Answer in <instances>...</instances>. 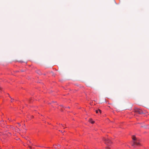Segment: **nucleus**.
<instances>
[{
    "label": "nucleus",
    "mask_w": 149,
    "mask_h": 149,
    "mask_svg": "<svg viewBox=\"0 0 149 149\" xmlns=\"http://www.w3.org/2000/svg\"><path fill=\"white\" fill-rule=\"evenodd\" d=\"M103 140L105 141V143L108 146H109L110 144L112 143L111 141L109 138L106 139L104 138L103 139Z\"/></svg>",
    "instance_id": "nucleus-1"
},
{
    "label": "nucleus",
    "mask_w": 149,
    "mask_h": 149,
    "mask_svg": "<svg viewBox=\"0 0 149 149\" xmlns=\"http://www.w3.org/2000/svg\"><path fill=\"white\" fill-rule=\"evenodd\" d=\"M135 111L136 113L140 114H141L142 113H143L142 111L140 109H136V110H135Z\"/></svg>",
    "instance_id": "nucleus-2"
},
{
    "label": "nucleus",
    "mask_w": 149,
    "mask_h": 149,
    "mask_svg": "<svg viewBox=\"0 0 149 149\" xmlns=\"http://www.w3.org/2000/svg\"><path fill=\"white\" fill-rule=\"evenodd\" d=\"M139 143L138 141L137 140H136L135 141H133V143L132 144V146H134V145H139Z\"/></svg>",
    "instance_id": "nucleus-3"
},
{
    "label": "nucleus",
    "mask_w": 149,
    "mask_h": 149,
    "mask_svg": "<svg viewBox=\"0 0 149 149\" xmlns=\"http://www.w3.org/2000/svg\"><path fill=\"white\" fill-rule=\"evenodd\" d=\"M89 121L92 124H93L95 122L94 121H93L92 120V119L91 118H90L89 120Z\"/></svg>",
    "instance_id": "nucleus-4"
},
{
    "label": "nucleus",
    "mask_w": 149,
    "mask_h": 149,
    "mask_svg": "<svg viewBox=\"0 0 149 149\" xmlns=\"http://www.w3.org/2000/svg\"><path fill=\"white\" fill-rule=\"evenodd\" d=\"M132 139L134 140V141H135L137 140L136 137L134 136H132Z\"/></svg>",
    "instance_id": "nucleus-5"
},
{
    "label": "nucleus",
    "mask_w": 149,
    "mask_h": 149,
    "mask_svg": "<svg viewBox=\"0 0 149 149\" xmlns=\"http://www.w3.org/2000/svg\"><path fill=\"white\" fill-rule=\"evenodd\" d=\"M9 97L11 99V102H12L14 100V99H13L10 96H9Z\"/></svg>",
    "instance_id": "nucleus-6"
},
{
    "label": "nucleus",
    "mask_w": 149,
    "mask_h": 149,
    "mask_svg": "<svg viewBox=\"0 0 149 149\" xmlns=\"http://www.w3.org/2000/svg\"><path fill=\"white\" fill-rule=\"evenodd\" d=\"M56 146H57L58 147V148L59 147H60L61 146V145L59 144H58V145L57 146L56 145Z\"/></svg>",
    "instance_id": "nucleus-7"
},
{
    "label": "nucleus",
    "mask_w": 149,
    "mask_h": 149,
    "mask_svg": "<svg viewBox=\"0 0 149 149\" xmlns=\"http://www.w3.org/2000/svg\"><path fill=\"white\" fill-rule=\"evenodd\" d=\"M95 111L96 113H98L99 112V110H96Z\"/></svg>",
    "instance_id": "nucleus-8"
},
{
    "label": "nucleus",
    "mask_w": 149,
    "mask_h": 149,
    "mask_svg": "<svg viewBox=\"0 0 149 149\" xmlns=\"http://www.w3.org/2000/svg\"><path fill=\"white\" fill-rule=\"evenodd\" d=\"M99 111L100 113H101V112H102V111H101V110H100V109H99Z\"/></svg>",
    "instance_id": "nucleus-9"
},
{
    "label": "nucleus",
    "mask_w": 149,
    "mask_h": 149,
    "mask_svg": "<svg viewBox=\"0 0 149 149\" xmlns=\"http://www.w3.org/2000/svg\"><path fill=\"white\" fill-rule=\"evenodd\" d=\"M3 122V120L1 121L0 122V124H1L2 123V122Z\"/></svg>",
    "instance_id": "nucleus-10"
},
{
    "label": "nucleus",
    "mask_w": 149,
    "mask_h": 149,
    "mask_svg": "<svg viewBox=\"0 0 149 149\" xmlns=\"http://www.w3.org/2000/svg\"><path fill=\"white\" fill-rule=\"evenodd\" d=\"M54 148H56V149H57V148H58V147L57 146L56 147V146H54Z\"/></svg>",
    "instance_id": "nucleus-11"
},
{
    "label": "nucleus",
    "mask_w": 149,
    "mask_h": 149,
    "mask_svg": "<svg viewBox=\"0 0 149 149\" xmlns=\"http://www.w3.org/2000/svg\"><path fill=\"white\" fill-rule=\"evenodd\" d=\"M29 147L30 149H31V148H32V147H31V146H29Z\"/></svg>",
    "instance_id": "nucleus-12"
},
{
    "label": "nucleus",
    "mask_w": 149,
    "mask_h": 149,
    "mask_svg": "<svg viewBox=\"0 0 149 149\" xmlns=\"http://www.w3.org/2000/svg\"><path fill=\"white\" fill-rule=\"evenodd\" d=\"M106 148L107 149H110V148H109V147H106Z\"/></svg>",
    "instance_id": "nucleus-13"
},
{
    "label": "nucleus",
    "mask_w": 149,
    "mask_h": 149,
    "mask_svg": "<svg viewBox=\"0 0 149 149\" xmlns=\"http://www.w3.org/2000/svg\"><path fill=\"white\" fill-rule=\"evenodd\" d=\"M29 142L30 143V144H31L32 143L30 141H29Z\"/></svg>",
    "instance_id": "nucleus-14"
},
{
    "label": "nucleus",
    "mask_w": 149,
    "mask_h": 149,
    "mask_svg": "<svg viewBox=\"0 0 149 149\" xmlns=\"http://www.w3.org/2000/svg\"><path fill=\"white\" fill-rule=\"evenodd\" d=\"M32 146H34V145L33 144L31 143V144Z\"/></svg>",
    "instance_id": "nucleus-15"
},
{
    "label": "nucleus",
    "mask_w": 149,
    "mask_h": 149,
    "mask_svg": "<svg viewBox=\"0 0 149 149\" xmlns=\"http://www.w3.org/2000/svg\"><path fill=\"white\" fill-rule=\"evenodd\" d=\"M1 87H0V90H1Z\"/></svg>",
    "instance_id": "nucleus-16"
}]
</instances>
